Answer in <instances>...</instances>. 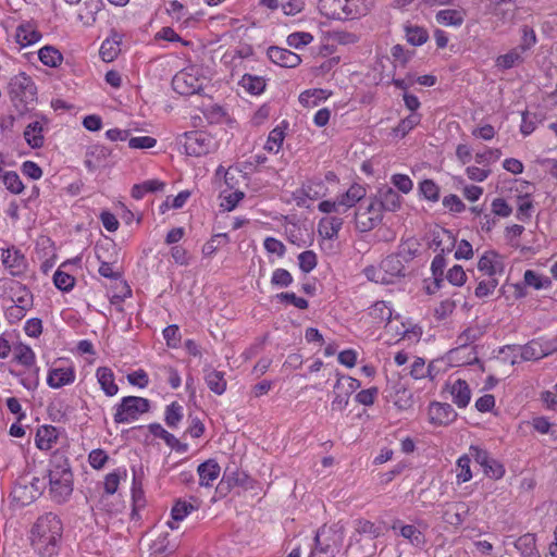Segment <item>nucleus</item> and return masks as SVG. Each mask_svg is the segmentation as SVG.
Segmentation results:
<instances>
[{
  "instance_id": "7c9ffc66",
  "label": "nucleus",
  "mask_w": 557,
  "mask_h": 557,
  "mask_svg": "<svg viewBox=\"0 0 557 557\" xmlns=\"http://www.w3.org/2000/svg\"><path fill=\"white\" fill-rule=\"evenodd\" d=\"M165 184L159 180H148L140 184H136L132 188V197L141 199L147 193H156L163 190Z\"/></svg>"
},
{
  "instance_id": "a211bd4d",
  "label": "nucleus",
  "mask_w": 557,
  "mask_h": 557,
  "mask_svg": "<svg viewBox=\"0 0 557 557\" xmlns=\"http://www.w3.org/2000/svg\"><path fill=\"white\" fill-rule=\"evenodd\" d=\"M47 120L42 117L40 121L29 123L24 131V138L26 143L34 149L41 148L45 144L44 124Z\"/></svg>"
},
{
  "instance_id": "7ed1b4c3",
  "label": "nucleus",
  "mask_w": 557,
  "mask_h": 557,
  "mask_svg": "<svg viewBox=\"0 0 557 557\" xmlns=\"http://www.w3.org/2000/svg\"><path fill=\"white\" fill-rule=\"evenodd\" d=\"M363 273L371 282L389 285L405 276V265L397 256L389 255L382 260L380 265H369L364 268Z\"/></svg>"
},
{
  "instance_id": "cd10ccee",
  "label": "nucleus",
  "mask_w": 557,
  "mask_h": 557,
  "mask_svg": "<svg viewBox=\"0 0 557 557\" xmlns=\"http://www.w3.org/2000/svg\"><path fill=\"white\" fill-rule=\"evenodd\" d=\"M121 37L115 33L111 38L106 39L100 47V57L104 62L113 61L120 53Z\"/></svg>"
},
{
  "instance_id": "774afa93",
  "label": "nucleus",
  "mask_w": 557,
  "mask_h": 557,
  "mask_svg": "<svg viewBox=\"0 0 557 557\" xmlns=\"http://www.w3.org/2000/svg\"><path fill=\"white\" fill-rule=\"evenodd\" d=\"M352 8V15L349 17H355L357 15H366L368 14L374 7V0H349Z\"/></svg>"
},
{
  "instance_id": "09e8293b",
  "label": "nucleus",
  "mask_w": 557,
  "mask_h": 557,
  "mask_svg": "<svg viewBox=\"0 0 557 557\" xmlns=\"http://www.w3.org/2000/svg\"><path fill=\"white\" fill-rule=\"evenodd\" d=\"M183 419V407L173 401L165 408L164 421L169 428H176Z\"/></svg>"
},
{
  "instance_id": "ea45409f",
  "label": "nucleus",
  "mask_w": 557,
  "mask_h": 557,
  "mask_svg": "<svg viewBox=\"0 0 557 557\" xmlns=\"http://www.w3.org/2000/svg\"><path fill=\"white\" fill-rule=\"evenodd\" d=\"M148 429L153 436L162 438L172 449H181V442L173 434L169 433L160 423H151Z\"/></svg>"
},
{
  "instance_id": "a18cd8bd",
  "label": "nucleus",
  "mask_w": 557,
  "mask_h": 557,
  "mask_svg": "<svg viewBox=\"0 0 557 557\" xmlns=\"http://www.w3.org/2000/svg\"><path fill=\"white\" fill-rule=\"evenodd\" d=\"M522 61L520 49L513 48L506 54H502L496 59V66L500 70H509Z\"/></svg>"
},
{
  "instance_id": "dca6fc26",
  "label": "nucleus",
  "mask_w": 557,
  "mask_h": 557,
  "mask_svg": "<svg viewBox=\"0 0 557 557\" xmlns=\"http://www.w3.org/2000/svg\"><path fill=\"white\" fill-rule=\"evenodd\" d=\"M267 54L273 63L282 67H296L301 62L297 53L276 46L270 47Z\"/></svg>"
},
{
  "instance_id": "e433bc0d",
  "label": "nucleus",
  "mask_w": 557,
  "mask_h": 557,
  "mask_svg": "<svg viewBox=\"0 0 557 557\" xmlns=\"http://www.w3.org/2000/svg\"><path fill=\"white\" fill-rule=\"evenodd\" d=\"M55 440L57 430L53 426H41L36 433V445L41 450L50 449Z\"/></svg>"
},
{
  "instance_id": "1a4fd4ad",
  "label": "nucleus",
  "mask_w": 557,
  "mask_h": 557,
  "mask_svg": "<svg viewBox=\"0 0 557 557\" xmlns=\"http://www.w3.org/2000/svg\"><path fill=\"white\" fill-rule=\"evenodd\" d=\"M205 77L199 76L196 67H188L178 72L172 79L176 92L185 96L198 94L203 88Z\"/></svg>"
},
{
  "instance_id": "a19ab883",
  "label": "nucleus",
  "mask_w": 557,
  "mask_h": 557,
  "mask_svg": "<svg viewBox=\"0 0 557 557\" xmlns=\"http://www.w3.org/2000/svg\"><path fill=\"white\" fill-rule=\"evenodd\" d=\"M343 226V219L338 216L324 218L320 222V233L326 238H334Z\"/></svg>"
},
{
  "instance_id": "69168bd1",
  "label": "nucleus",
  "mask_w": 557,
  "mask_h": 557,
  "mask_svg": "<svg viewBox=\"0 0 557 557\" xmlns=\"http://www.w3.org/2000/svg\"><path fill=\"white\" fill-rule=\"evenodd\" d=\"M497 284H498V282L494 277H488L487 280H483L478 284V286L474 290V294L478 298H483V297L490 296L495 290Z\"/></svg>"
},
{
  "instance_id": "680f3d73",
  "label": "nucleus",
  "mask_w": 557,
  "mask_h": 557,
  "mask_svg": "<svg viewBox=\"0 0 557 557\" xmlns=\"http://www.w3.org/2000/svg\"><path fill=\"white\" fill-rule=\"evenodd\" d=\"M481 335L482 330L479 326H469L458 336L457 341L460 347H465L471 343H474L480 338Z\"/></svg>"
},
{
  "instance_id": "9b49d317",
  "label": "nucleus",
  "mask_w": 557,
  "mask_h": 557,
  "mask_svg": "<svg viewBox=\"0 0 557 557\" xmlns=\"http://www.w3.org/2000/svg\"><path fill=\"white\" fill-rule=\"evenodd\" d=\"M318 9L322 15L333 20H345L352 15L349 0H319Z\"/></svg>"
},
{
  "instance_id": "f3484780",
  "label": "nucleus",
  "mask_w": 557,
  "mask_h": 557,
  "mask_svg": "<svg viewBox=\"0 0 557 557\" xmlns=\"http://www.w3.org/2000/svg\"><path fill=\"white\" fill-rule=\"evenodd\" d=\"M111 156V149L101 146V145H95L89 147V149L86 152L85 157V166L90 171L94 172L97 169L104 166L107 163L108 158Z\"/></svg>"
},
{
  "instance_id": "13d9d810",
  "label": "nucleus",
  "mask_w": 557,
  "mask_h": 557,
  "mask_svg": "<svg viewBox=\"0 0 557 557\" xmlns=\"http://www.w3.org/2000/svg\"><path fill=\"white\" fill-rule=\"evenodd\" d=\"M53 282L57 288L69 292L74 287L75 278L61 270H57L53 275Z\"/></svg>"
},
{
  "instance_id": "c9c22d12",
  "label": "nucleus",
  "mask_w": 557,
  "mask_h": 557,
  "mask_svg": "<svg viewBox=\"0 0 557 557\" xmlns=\"http://www.w3.org/2000/svg\"><path fill=\"white\" fill-rule=\"evenodd\" d=\"M16 41L23 46L33 45L41 38V34L34 29L30 25H20L16 29Z\"/></svg>"
},
{
  "instance_id": "c756f323",
  "label": "nucleus",
  "mask_w": 557,
  "mask_h": 557,
  "mask_svg": "<svg viewBox=\"0 0 557 557\" xmlns=\"http://www.w3.org/2000/svg\"><path fill=\"white\" fill-rule=\"evenodd\" d=\"M446 267V259L443 255H436L431 263L432 274L434 276V287L428 286V293L433 294L441 288L444 281V269Z\"/></svg>"
},
{
  "instance_id": "603ef678",
  "label": "nucleus",
  "mask_w": 557,
  "mask_h": 557,
  "mask_svg": "<svg viewBox=\"0 0 557 557\" xmlns=\"http://www.w3.org/2000/svg\"><path fill=\"white\" fill-rule=\"evenodd\" d=\"M126 475V470L116 469L115 471L106 475L104 479V491L108 495H113L119 487L122 476Z\"/></svg>"
},
{
  "instance_id": "79ce46f5",
  "label": "nucleus",
  "mask_w": 557,
  "mask_h": 557,
  "mask_svg": "<svg viewBox=\"0 0 557 557\" xmlns=\"http://www.w3.org/2000/svg\"><path fill=\"white\" fill-rule=\"evenodd\" d=\"M39 60L47 66L55 67L61 64L63 57L61 52L52 46H45L38 52Z\"/></svg>"
},
{
  "instance_id": "338daca9",
  "label": "nucleus",
  "mask_w": 557,
  "mask_h": 557,
  "mask_svg": "<svg viewBox=\"0 0 557 557\" xmlns=\"http://www.w3.org/2000/svg\"><path fill=\"white\" fill-rule=\"evenodd\" d=\"M447 281L455 286H462L466 283L467 275L461 265H454L446 274Z\"/></svg>"
},
{
  "instance_id": "0eeeda50",
  "label": "nucleus",
  "mask_w": 557,
  "mask_h": 557,
  "mask_svg": "<svg viewBox=\"0 0 557 557\" xmlns=\"http://www.w3.org/2000/svg\"><path fill=\"white\" fill-rule=\"evenodd\" d=\"M150 409V401L147 398L138 396H126L116 407L114 422L128 423L137 420L138 417Z\"/></svg>"
},
{
  "instance_id": "052dcab7",
  "label": "nucleus",
  "mask_w": 557,
  "mask_h": 557,
  "mask_svg": "<svg viewBox=\"0 0 557 557\" xmlns=\"http://www.w3.org/2000/svg\"><path fill=\"white\" fill-rule=\"evenodd\" d=\"M298 261L301 271L309 273L317 267V255L312 250L302 251L298 256Z\"/></svg>"
},
{
  "instance_id": "4468645a",
  "label": "nucleus",
  "mask_w": 557,
  "mask_h": 557,
  "mask_svg": "<svg viewBox=\"0 0 557 557\" xmlns=\"http://www.w3.org/2000/svg\"><path fill=\"white\" fill-rule=\"evenodd\" d=\"M371 200L376 202V207H379L382 213L383 211L395 212L401 205V197L389 186L381 188L376 196Z\"/></svg>"
},
{
  "instance_id": "2f4dec72",
  "label": "nucleus",
  "mask_w": 557,
  "mask_h": 557,
  "mask_svg": "<svg viewBox=\"0 0 557 557\" xmlns=\"http://www.w3.org/2000/svg\"><path fill=\"white\" fill-rule=\"evenodd\" d=\"M102 7V0H85L83 10L78 14L79 20L87 25L92 24L96 21L97 13L101 11Z\"/></svg>"
},
{
  "instance_id": "39448f33",
  "label": "nucleus",
  "mask_w": 557,
  "mask_h": 557,
  "mask_svg": "<svg viewBox=\"0 0 557 557\" xmlns=\"http://www.w3.org/2000/svg\"><path fill=\"white\" fill-rule=\"evenodd\" d=\"M47 488L46 476H34L29 473L21 475L11 492L13 502L26 506L36 500Z\"/></svg>"
},
{
  "instance_id": "72a5a7b5",
  "label": "nucleus",
  "mask_w": 557,
  "mask_h": 557,
  "mask_svg": "<svg viewBox=\"0 0 557 557\" xmlns=\"http://www.w3.org/2000/svg\"><path fill=\"white\" fill-rule=\"evenodd\" d=\"M436 21L446 26H460L465 21V13L453 9L441 10L436 13Z\"/></svg>"
},
{
  "instance_id": "f257e3e1",
  "label": "nucleus",
  "mask_w": 557,
  "mask_h": 557,
  "mask_svg": "<svg viewBox=\"0 0 557 557\" xmlns=\"http://www.w3.org/2000/svg\"><path fill=\"white\" fill-rule=\"evenodd\" d=\"M45 476L51 499L58 504L65 503L73 493V472L64 453L55 451L51 456Z\"/></svg>"
},
{
  "instance_id": "6e6552de",
  "label": "nucleus",
  "mask_w": 557,
  "mask_h": 557,
  "mask_svg": "<svg viewBox=\"0 0 557 557\" xmlns=\"http://www.w3.org/2000/svg\"><path fill=\"white\" fill-rule=\"evenodd\" d=\"M214 138L203 131H191L184 134L183 146L188 156L200 157L215 148Z\"/></svg>"
},
{
  "instance_id": "aec40b11",
  "label": "nucleus",
  "mask_w": 557,
  "mask_h": 557,
  "mask_svg": "<svg viewBox=\"0 0 557 557\" xmlns=\"http://www.w3.org/2000/svg\"><path fill=\"white\" fill-rule=\"evenodd\" d=\"M199 484L201 486H211L219 478L221 468L214 459H209L198 466Z\"/></svg>"
},
{
  "instance_id": "58836bf2",
  "label": "nucleus",
  "mask_w": 557,
  "mask_h": 557,
  "mask_svg": "<svg viewBox=\"0 0 557 557\" xmlns=\"http://www.w3.org/2000/svg\"><path fill=\"white\" fill-rule=\"evenodd\" d=\"M239 84L251 95H260L265 88V81L263 77L250 74H245Z\"/></svg>"
},
{
  "instance_id": "4d7b16f0",
  "label": "nucleus",
  "mask_w": 557,
  "mask_h": 557,
  "mask_svg": "<svg viewBox=\"0 0 557 557\" xmlns=\"http://www.w3.org/2000/svg\"><path fill=\"white\" fill-rule=\"evenodd\" d=\"M15 359L18 363L30 367L35 363V354L29 346L21 344L15 348Z\"/></svg>"
},
{
  "instance_id": "473e14b6",
  "label": "nucleus",
  "mask_w": 557,
  "mask_h": 557,
  "mask_svg": "<svg viewBox=\"0 0 557 557\" xmlns=\"http://www.w3.org/2000/svg\"><path fill=\"white\" fill-rule=\"evenodd\" d=\"M420 244L416 238H408L403 240L398 246V250L395 256L404 262H410L417 256Z\"/></svg>"
},
{
  "instance_id": "b1692460",
  "label": "nucleus",
  "mask_w": 557,
  "mask_h": 557,
  "mask_svg": "<svg viewBox=\"0 0 557 557\" xmlns=\"http://www.w3.org/2000/svg\"><path fill=\"white\" fill-rule=\"evenodd\" d=\"M205 373V380L209 389L216 395H222L227 385L224 373L212 368H206Z\"/></svg>"
},
{
  "instance_id": "bb28decb",
  "label": "nucleus",
  "mask_w": 557,
  "mask_h": 557,
  "mask_svg": "<svg viewBox=\"0 0 557 557\" xmlns=\"http://www.w3.org/2000/svg\"><path fill=\"white\" fill-rule=\"evenodd\" d=\"M453 400L459 408H465L471 398V392L465 380L458 379L454 382L450 389Z\"/></svg>"
},
{
  "instance_id": "ddd939ff",
  "label": "nucleus",
  "mask_w": 557,
  "mask_h": 557,
  "mask_svg": "<svg viewBox=\"0 0 557 557\" xmlns=\"http://www.w3.org/2000/svg\"><path fill=\"white\" fill-rule=\"evenodd\" d=\"M2 263L13 276H20L25 273L27 269V261L25 256L14 247L2 250Z\"/></svg>"
},
{
  "instance_id": "37998d69",
  "label": "nucleus",
  "mask_w": 557,
  "mask_h": 557,
  "mask_svg": "<svg viewBox=\"0 0 557 557\" xmlns=\"http://www.w3.org/2000/svg\"><path fill=\"white\" fill-rule=\"evenodd\" d=\"M369 315L379 323L389 322L392 319V308L385 301H376L369 308Z\"/></svg>"
},
{
  "instance_id": "0e129e2a",
  "label": "nucleus",
  "mask_w": 557,
  "mask_h": 557,
  "mask_svg": "<svg viewBox=\"0 0 557 557\" xmlns=\"http://www.w3.org/2000/svg\"><path fill=\"white\" fill-rule=\"evenodd\" d=\"M521 44L518 47L522 52L531 49L536 44V35L532 27L524 25L521 29Z\"/></svg>"
},
{
  "instance_id": "8fccbe9b",
  "label": "nucleus",
  "mask_w": 557,
  "mask_h": 557,
  "mask_svg": "<svg viewBox=\"0 0 557 557\" xmlns=\"http://www.w3.org/2000/svg\"><path fill=\"white\" fill-rule=\"evenodd\" d=\"M284 131L281 127L273 128L268 137L264 149L269 152H278L284 140Z\"/></svg>"
},
{
  "instance_id": "de8ad7c7",
  "label": "nucleus",
  "mask_w": 557,
  "mask_h": 557,
  "mask_svg": "<svg viewBox=\"0 0 557 557\" xmlns=\"http://www.w3.org/2000/svg\"><path fill=\"white\" fill-rule=\"evenodd\" d=\"M228 242L230 238L226 233L213 235L202 247L203 256L211 257L220 247L225 246Z\"/></svg>"
},
{
  "instance_id": "4c0bfd02",
  "label": "nucleus",
  "mask_w": 557,
  "mask_h": 557,
  "mask_svg": "<svg viewBox=\"0 0 557 557\" xmlns=\"http://www.w3.org/2000/svg\"><path fill=\"white\" fill-rule=\"evenodd\" d=\"M11 300L13 305L20 306L21 309L28 310L33 306V294L26 286L16 283V289L14 290Z\"/></svg>"
},
{
  "instance_id": "20e7f679",
  "label": "nucleus",
  "mask_w": 557,
  "mask_h": 557,
  "mask_svg": "<svg viewBox=\"0 0 557 557\" xmlns=\"http://www.w3.org/2000/svg\"><path fill=\"white\" fill-rule=\"evenodd\" d=\"M33 79L25 73L13 76L9 83V95L13 104L21 111L33 109L37 97Z\"/></svg>"
},
{
  "instance_id": "c85d7f7f",
  "label": "nucleus",
  "mask_w": 557,
  "mask_h": 557,
  "mask_svg": "<svg viewBox=\"0 0 557 557\" xmlns=\"http://www.w3.org/2000/svg\"><path fill=\"white\" fill-rule=\"evenodd\" d=\"M196 507L186 500L178 499L171 510L172 521L168 522V525L174 530L177 529V522L184 520Z\"/></svg>"
},
{
  "instance_id": "f03ea898",
  "label": "nucleus",
  "mask_w": 557,
  "mask_h": 557,
  "mask_svg": "<svg viewBox=\"0 0 557 557\" xmlns=\"http://www.w3.org/2000/svg\"><path fill=\"white\" fill-rule=\"evenodd\" d=\"M62 522L53 512L40 516L32 529V545L42 557H52L58 552L62 536Z\"/></svg>"
},
{
  "instance_id": "2eb2a0df",
  "label": "nucleus",
  "mask_w": 557,
  "mask_h": 557,
  "mask_svg": "<svg viewBox=\"0 0 557 557\" xmlns=\"http://www.w3.org/2000/svg\"><path fill=\"white\" fill-rule=\"evenodd\" d=\"M75 381V371L72 366L53 367L49 370L47 384L51 388H61L70 385Z\"/></svg>"
},
{
  "instance_id": "f704fd0d",
  "label": "nucleus",
  "mask_w": 557,
  "mask_h": 557,
  "mask_svg": "<svg viewBox=\"0 0 557 557\" xmlns=\"http://www.w3.org/2000/svg\"><path fill=\"white\" fill-rule=\"evenodd\" d=\"M404 29L406 33L407 41L412 46H422L429 39L426 29L421 26L406 24Z\"/></svg>"
},
{
  "instance_id": "412c9836",
  "label": "nucleus",
  "mask_w": 557,
  "mask_h": 557,
  "mask_svg": "<svg viewBox=\"0 0 557 557\" xmlns=\"http://www.w3.org/2000/svg\"><path fill=\"white\" fill-rule=\"evenodd\" d=\"M366 197V189L358 184L351 185L348 190L338 197L337 206H339L342 213L347 209L354 207L357 202Z\"/></svg>"
},
{
  "instance_id": "5701e85b",
  "label": "nucleus",
  "mask_w": 557,
  "mask_h": 557,
  "mask_svg": "<svg viewBox=\"0 0 557 557\" xmlns=\"http://www.w3.org/2000/svg\"><path fill=\"white\" fill-rule=\"evenodd\" d=\"M399 527L400 535L408 540L412 545L422 547L425 544L424 534L412 524L400 525V521L394 522L392 529L396 530Z\"/></svg>"
},
{
  "instance_id": "5fc2aeb1",
  "label": "nucleus",
  "mask_w": 557,
  "mask_h": 557,
  "mask_svg": "<svg viewBox=\"0 0 557 557\" xmlns=\"http://www.w3.org/2000/svg\"><path fill=\"white\" fill-rule=\"evenodd\" d=\"M470 457L468 455L461 456L457 460V481L465 483L471 480L472 473L470 470Z\"/></svg>"
},
{
  "instance_id": "6ab92c4d",
  "label": "nucleus",
  "mask_w": 557,
  "mask_h": 557,
  "mask_svg": "<svg viewBox=\"0 0 557 557\" xmlns=\"http://www.w3.org/2000/svg\"><path fill=\"white\" fill-rule=\"evenodd\" d=\"M469 506L466 503H454L448 505L443 512V519L450 525H460L469 515Z\"/></svg>"
},
{
  "instance_id": "bf43d9fd",
  "label": "nucleus",
  "mask_w": 557,
  "mask_h": 557,
  "mask_svg": "<svg viewBox=\"0 0 557 557\" xmlns=\"http://www.w3.org/2000/svg\"><path fill=\"white\" fill-rule=\"evenodd\" d=\"M313 40V36L310 33L297 32L288 35L287 44L289 47L300 49L309 45Z\"/></svg>"
},
{
  "instance_id": "9d476101",
  "label": "nucleus",
  "mask_w": 557,
  "mask_h": 557,
  "mask_svg": "<svg viewBox=\"0 0 557 557\" xmlns=\"http://www.w3.org/2000/svg\"><path fill=\"white\" fill-rule=\"evenodd\" d=\"M383 218V213L376 207V202L371 199L367 206L360 205L355 213L356 228L360 232H369L377 226Z\"/></svg>"
},
{
  "instance_id": "4be33fe9",
  "label": "nucleus",
  "mask_w": 557,
  "mask_h": 557,
  "mask_svg": "<svg viewBox=\"0 0 557 557\" xmlns=\"http://www.w3.org/2000/svg\"><path fill=\"white\" fill-rule=\"evenodd\" d=\"M556 348L544 347L536 341H531L524 346L520 347V356L524 361L539 360L548 356Z\"/></svg>"
},
{
  "instance_id": "a878e982",
  "label": "nucleus",
  "mask_w": 557,
  "mask_h": 557,
  "mask_svg": "<svg viewBox=\"0 0 557 557\" xmlns=\"http://www.w3.org/2000/svg\"><path fill=\"white\" fill-rule=\"evenodd\" d=\"M96 375L98 383L107 396H114L119 392V387L114 382V374L110 368H98Z\"/></svg>"
},
{
  "instance_id": "f8f14e48",
  "label": "nucleus",
  "mask_w": 557,
  "mask_h": 557,
  "mask_svg": "<svg viewBox=\"0 0 557 557\" xmlns=\"http://www.w3.org/2000/svg\"><path fill=\"white\" fill-rule=\"evenodd\" d=\"M457 418V412L447 403H431L429 406V420L432 424L447 425L454 422Z\"/></svg>"
},
{
  "instance_id": "c03bdc74",
  "label": "nucleus",
  "mask_w": 557,
  "mask_h": 557,
  "mask_svg": "<svg viewBox=\"0 0 557 557\" xmlns=\"http://www.w3.org/2000/svg\"><path fill=\"white\" fill-rule=\"evenodd\" d=\"M325 186L321 180H310L302 184L301 194L309 200H315L325 195Z\"/></svg>"
},
{
  "instance_id": "3c124183",
  "label": "nucleus",
  "mask_w": 557,
  "mask_h": 557,
  "mask_svg": "<svg viewBox=\"0 0 557 557\" xmlns=\"http://www.w3.org/2000/svg\"><path fill=\"white\" fill-rule=\"evenodd\" d=\"M2 182L8 190L13 194H20L24 189V185L18 176V174L14 171L5 172L2 176Z\"/></svg>"
},
{
  "instance_id": "49530a36",
  "label": "nucleus",
  "mask_w": 557,
  "mask_h": 557,
  "mask_svg": "<svg viewBox=\"0 0 557 557\" xmlns=\"http://www.w3.org/2000/svg\"><path fill=\"white\" fill-rule=\"evenodd\" d=\"M524 284L534 289H545L552 285V281L547 276H542L533 270H527L523 275Z\"/></svg>"
},
{
  "instance_id": "e2e57ef3",
  "label": "nucleus",
  "mask_w": 557,
  "mask_h": 557,
  "mask_svg": "<svg viewBox=\"0 0 557 557\" xmlns=\"http://www.w3.org/2000/svg\"><path fill=\"white\" fill-rule=\"evenodd\" d=\"M360 382L351 376L341 375L334 385L335 389H344L349 396L360 387Z\"/></svg>"
},
{
  "instance_id": "6e6d98bb",
  "label": "nucleus",
  "mask_w": 557,
  "mask_h": 557,
  "mask_svg": "<svg viewBox=\"0 0 557 557\" xmlns=\"http://www.w3.org/2000/svg\"><path fill=\"white\" fill-rule=\"evenodd\" d=\"M419 190L423 197L430 201H437L440 198V188L432 180H424L419 184Z\"/></svg>"
},
{
  "instance_id": "864d4df0",
  "label": "nucleus",
  "mask_w": 557,
  "mask_h": 557,
  "mask_svg": "<svg viewBox=\"0 0 557 557\" xmlns=\"http://www.w3.org/2000/svg\"><path fill=\"white\" fill-rule=\"evenodd\" d=\"M421 121V117L418 113H411L407 117L403 119L399 124L395 127L394 132L396 135H400L404 137L407 135L414 126H417Z\"/></svg>"
},
{
  "instance_id": "423d86ee",
  "label": "nucleus",
  "mask_w": 557,
  "mask_h": 557,
  "mask_svg": "<svg viewBox=\"0 0 557 557\" xmlns=\"http://www.w3.org/2000/svg\"><path fill=\"white\" fill-rule=\"evenodd\" d=\"M343 542V533L325 525L318 530L314 548L309 557H335Z\"/></svg>"
},
{
  "instance_id": "393cba45",
  "label": "nucleus",
  "mask_w": 557,
  "mask_h": 557,
  "mask_svg": "<svg viewBox=\"0 0 557 557\" xmlns=\"http://www.w3.org/2000/svg\"><path fill=\"white\" fill-rule=\"evenodd\" d=\"M515 549L519 557H540V553L535 546V537L530 533L520 536L515 542Z\"/></svg>"
}]
</instances>
